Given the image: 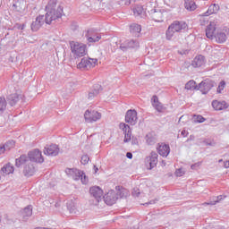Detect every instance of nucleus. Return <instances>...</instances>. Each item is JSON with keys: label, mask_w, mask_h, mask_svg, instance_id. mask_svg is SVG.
<instances>
[{"label": "nucleus", "mask_w": 229, "mask_h": 229, "mask_svg": "<svg viewBox=\"0 0 229 229\" xmlns=\"http://www.w3.org/2000/svg\"><path fill=\"white\" fill-rule=\"evenodd\" d=\"M46 24H56V22H60V19L64 15V7L58 4V0H49L46 6Z\"/></svg>", "instance_id": "nucleus-1"}, {"label": "nucleus", "mask_w": 229, "mask_h": 229, "mask_svg": "<svg viewBox=\"0 0 229 229\" xmlns=\"http://www.w3.org/2000/svg\"><path fill=\"white\" fill-rule=\"evenodd\" d=\"M15 165L17 167L23 165L22 174L26 178L33 176L37 171L35 169V165L31 164V161L29 160L28 156L24 154L15 159Z\"/></svg>", "instance_id": "nucleus-2"}, {"label": "nucleus", "mask_w": 229, "mask_h": 229, "mask_svg": "<svg viewBox=\"0 0 229 229\" xmlns=\"http://www.w3.org/2000/svg\"><path fill=\"white\" fill-rule=\"evenodd\" d=\"M189 30V25L183 21H174L171 23L165 31L166 40H173L174 33H183Z\"/></svg>", "instance_id": "nucleus-3"}, {"label": "nucleus", "mask_w": 229, "mask_h": 229, "mask_svg": "<svg viewBox=\"0 0 229 229\" xmlns=\"http://www.w3.org/2000/svg\"><path fill=\"white\" fill-rule=\"evenodd\" d=\"M214 87H216V81L210 79H205L199 83V90H200L202 94H208V92H210Z\"/></svg>", "instance_id": "nucleus-4"}, {"label": "nucleus", "mask_w": 229, "mask_h": 229, "mask_svg": "<svg viewBox=\"0 0 229 229\" xmlns=\"http://www.w3.org/2000/svg\"><path fill=\"white\" fill-rule=\"evenodd\" d=\"M27 157L30 162H35L36 164H43L44 157L42 152L38 148H35L28 153Z\"/></svg>", "instance_id": "nucleus-5"}, {"label": "nucleus", "mask_w": 229, "mask_h": 229, "mask_svg": "<svg viewBox=\"0 0 229 229\" xmlns=\"http://www.w3.org/2000/svg\"><path fill=\"white\" fill-rule=\"evenodd\" d=\"M71 51L75 55V56H85V45L80 44L78 42H70Z\"/></svg>", "instance_id": "nucleus-6"}, {"label": "nucleus", "mask_w": 229, "mask_h": 229, "mask_svg": "<svg viewBox=\"0 0 229 229\" xmlns=\"http://www.w3.org/2000/svg\"><path fill=\"white\" fill-rule=\"evenodd\" d=\"M96 64H98V59H87L82 58L81 62L77 64L78 69H82L83 71H89L91 67H95Z\"/></svg>", "instance_id": "nucleus-7"}, {"label": "nucleus", "mask_w": 229, "mask_h": 229, "mask_svg": "<svg viewBox=\"0 0 229 229\" xmlns=\"http://www.w3.org/2000/svg\"><path fill=\"white\" fill-rule=\"evenodd\" d=\"M84 119L86 123H96V121H99V119H101V113L88 109L84 114Z\"/></svg>", "instance_id": "nucleus-8"}, {"label": "nucleus", "mask_w": 229, "mask_h": 229, "mask_svg": "<svg viewBox=\"0 0 229 229\" xmlns=\"http://www.w3.org/2000/svg\"><path fill=\"white\" fill-rule=\"evenodd\" d=\"M145 164L149 171L157 167V164H158V154L157 152H151L150 156L146 157Z\"/></svg>", "instance_id": "nucleus-9"}, {"label": "nucleus", "mask_w": 229, "mask_h": 229, "mask_svg": "<svg viewBox=\"0 0 229 229\" xmlns=\"http://www.w3.org/2000/svg\"><path fill=\"white\" fill-rule=\"evenodd\" d=\"M137 121H139L137 111L135 109L128 110L125 114V123L131 124V126H135V124H137Z\"/></svg>", "instance_id": "nucleus-10"}, {"label": "nucleus", "mask_w": 229, "mask_h": 229, "mask_svg": "<svg viewBox=\"0 0 229 229\" xmlns=\"http://www.w3.org/2000/svg\"><path fill=\"white\" fill-rule=\"evenodd\" d=\"M103 199L106 204L112 207V205H114L115 201L119 199V197H117V193L114 190H111L105 196H103Z\"/></svg>", "instance_id": "nucleus-11"}, {"label": "nucleus", "mask_w": 229, "mask_h": 229, "mask_svg": "<svg viewBox=\"0 0 229 229\" xmlns=\"http://www.w3.org/2000/svg\"><path fill=\"white\" fill-rule=\"evenodd\" d=\"M60 153V148L56 144L47 145L44 148V155L47 157H56Z\"/></svg>", "instance_id": "nucleus-12"}, {"label": "nucleus", "mask_w": 229, "mask_h": 229, "mask_svg": "<svg viewBox=\"0 0 229 229\" xmlns=\"http://www.w3.org/2000/svg\"><path fill=\"white\" fill-rule=\"evenodd\" d=\"M149 16L155 22H164V12L158 9H151L148 11Z\"/></svg>", "instance_id": "nucleus-13"}, {"label": "nucleus", "mask_w": 229, "mask_h": 229, "mask_svg": "<svg viewBox=\"0 0 229 229\" xmlns=\"http://www.w3.org/2000/svg\"><path fill=\"white\" fill-rule=\"evenodd\" d=\"M44 22H46V17L44 15H38L30 25L31 31H38L44 26Z\"/></svg>", "instance_id": "nucleus-14"}, {"label": "nucleus", "mask_w": 229, "mask_h": 229, "mask_svg": "<svg viewBox=\"0 0 229 229\" xmlns=\"http://www.w3.org/2000/svg\"><path fill=\"white\" fill-rule=\"evenodd\" d=\"M216 33H217V28L216 27V22L211 21L206 27V37H207V38H209L210 40H214V38L216 37Z\"/></svg>", "instance_id": "nucleus-15"}, {"label": "nucleus", "mask_w": 229, "mask_h": 229, "mask_svg": "<svg viewBox=\"0 0 229 229\" xmlns=\"http://www.w3.org/2000/svg\"><path fill=\"white\" fill-rule=\"evenodd\" d=\"M89 193L92 198L96 199V201L99 203L103 199V190L98 186H93L89 189Z\"/></svg>", "instance_id": "nucleus-16"}, {"label": "nucleus", "mask_w": 229, "mask_h": 229, "mask_svg": "<svg viewBox=\"0 0 229 229\" xmlns=\"http://www.w3.org/2000/svg\"><path fill=\"white\" fill-rule=\"evenodd\" d=\"M65 173L68 176L72 177V180L78 182L81 178L83 171L78 168H66Z\"/></svg>", "instance_id": "nucleus-17"}, {"label": "nucleus", "mask_w": 229, "mask_h": 229, "mask_svg": "<svg viewBox=\"0 0 229 229\" xmlns=\"http://www.w3.org/2000/svg\"><path fill=\"white\" fill-rule=\"evenodd\" d=\"M13 10L18 13H22L26 10V0H13Z\"/></svg>", "instance_id": "nucleus-18"}, {"label": "nucleus", "mask_w": 229, "mask_h": 229, "mask_svg": "<svg viewBox=\"0 0 229 229\" xmlns=\"http://www.w3.org/2000/svg\"><path fill=\"white\" fill-rule=\"evenodd\" d=\"M120 128L124 133L123 142H130L131 140V128L126 123H120Z\"/></svg>", "instance_id": "nucleus-19"}, {"label": "nucleus", "mask_w": 229, "mask_h": 229, "mask_svg": "<svg viewBox=\"0 0 229 229\" xmlns=\"http://www.w3.org/2000/svg\"><path fill=\"white\" fill-rule=\"evenodd\" d=\"M157 150L161 157H168L169 153H171V147L168 144L161 143L157 148Z\"/></svg>", "instance_id": "nucleus-20"}, {"label": "nucleus", "mask_w": 229, "mask_h": 229, "mask_svg": "<svg viewBox=\"0 0 229 229\" xmlns=\"http://www.w3.org/2000/svg\"><path fill=\"white\" fill-rule=\"evenodd\" d=\"M151 103H152V106L155 108V110H157V112H158L159 114H162V112H164L165 110V107H164V106L162 105V103H160V101H158V97H157V95H154L151 98Z\"/></svg>", "instance_id": "nucleus-21"}, {"label": "nucleus", "mask_w": 229, "mask_h": 229, "mask_svg": "<svg viewBox=\"0 0 229 229\" xmlns=\"http://www.w3.org/2000/svg\"><path fill=\"white\" fill-rule=\"evenodd\" d=\"M211 105L214 110H216V111L226 110V108H228L229 106L228 103H226V101L225 100H221V101L213 100Z\"/></svg>", "instance_id": "nucleus-22"}, {"label": "nucleus", "mask_w": 229, "mask_h": 229, "mask_svg": "<svg viewBox=\"0 0 229 229\" xmlns=\"http://www.w3.org/2000/svg\"><path fill=\"white\" fill-rule=\"evenodd\" d=\"M101 90H103V87L101 86V84H95L93 85L91 90L89 92V99H94V98H96V96H98Z\"/></svg>", "instance_id": "nucleus-23"}, {"label": "nucleus", "mask_w": 229, "mask_h": 229, "mask_svg": "<svg viewBox=\"0 0 229 229\" xmlns=\"http://www.w3.org/2000/svg\"><path fill=\"white\" fill-rule=\"evenodd\" d=\"M214 38H216V41L217 42V44H225L228 37L226 36V33H225L223 30H217Z\"/></svg>", "instance_id": "nucleus-24"}, {"label": "nucleus", "mask_w": 229, "mask_h": 229, "mask_svg": "<svg viewBox=\"0 0 229 229\" xmlns=\"http://www.w3.org/2000/svg\"><path fill=\"white\" fill-rule=\"evenodd\" d=\"M85 37L89 44L94 42H99V40H101V35L93 34L92 30H88L85 34Z\"/></svg>", "instance_id": "nucleus-25"}, {"label": "nucleus", "mask_w": 229, "mask_h": 229, "mask_svg": "<svg viewBox=\"0 0 229 229\" xmlns=\"http://www.w3.org/2000/svg\"><path fill=\"white\" fill-rule=\"evenodd\" d=\"M130 31L132 35V37H140V31H142V27L137 23H132L130 26Z\"/></svg>", "instance_id": "nucleus-26"}, {"label": "nucleus", "mask_w": 229, "mask_h": 229, "mask_svg": "<svg viewBox=\"0 0 229 229\" xmlns=\"http://www.w3.org/2000/svg\"><path fill=\"white\" fill-rule=\"evenodd\" d=\"M21 100V96L17 93L11 94L7 97V101L11 106H15Z\"/></svg>", "instance_id": "nucleus-27"}, {"label": "nucleus", "mask_w": 229, "mask_h": 229, "mask_svg": "<svg viewBox=\"0 0 229 229\" xmlns=\"http://www.w3.org/2000/svg\"><path fill=\"white\" fill-rule=\"evenodd\" d=\"M205 64V56L199 55H197L191 62L192 67H202Z\"/></svg>", "instance_id": "nucleus-28"}, {"label": "nucleus", "mask_w": 229, "mask_h": 229, "mask_svg": "<svg viewBox=\"0 0 229 229\" xmlns=\"http://www.w3.org/2000/svg\"><path fill=\"white\" fill-rule=\"evenodd\" d=\"M145 140L148 146H154V144H157V134L155 132H148Z\"/></svg>", "instance_id": "nucleus-29"}, {"label": "nucleus", "mask_w": 229, "mask_h": 229, "mask_svg": "<svg viewBox=\"0 0 229 229\" xmlns=\"http://www.w3.org/2000/svg\"><path fill=\"white\" fill-rule=\"evenodd\" d=\"M184 7L186 10H189V12H194V10L198 8V5H196L194 0H184Z\"/></svg>", "instance_id": "nucleus-30"}, {"label": "nucleus", "mask_w": 229, "mask_h": 229, "mask_svg": "<svg viewBox=\"0 0 229 229\" xmlns=\"http://www.w3.org/2000/svg\"><path fill=\"white\" fill-rule=\"evenodd\" d=\"M186 90H199V85H196V82L191 80L185 84Z\"/></svg>", "instance_id": "nucleus-31"}, {"label": "nucleus", "mask_w": 229, "mask_h": 229, "mask_svg": "<svg viewBox=\"0 0 229 229\" xmlns=\"http://www.w3.org/2000/svg\"><path fill=\"white\" fill-rule=\"evenodd\" d=\"M23 217H31L33 216V206L29 205L23 208L22 211Z\"/></svg>", "instance_id": "nucleus-32"}, {"label": "nucleus", "mask_w": 229, "mask_h": 229, "mask_svg": "<svg viewBox=\"0 0 229 229\" xmlns=\"http://www.w3.org/2000/svg\"><path fill=\"white\" fill-rule=\"evenodd\" d=\"M125 44L129 49H135V47H139V41L135 39H128L125 41Z\"/></svg>", "instance_id": "nucleus-33"}, {"label": "nucleus", "mask_w": 229, "mask_h": 229, "mask_svg": "<svg viewBox=\"0 0 229 229\" xmlns=\"http://www.w3.org/2000/svg\"><path fill=\"white\" fill-rule=\"evenodd\" d=\"M217 12H219V4H213L208 7L207 13H208V15H212V13H217Z\"/></svg>", "instance_id": "nucleus-34"}, {"label": "nucleus", "mask_w": 229, "mask_h": 229, "mask_svg": "<svg viewBox=\"0 0 229 229\" xmlns=\"http://www.w3.org/2000/svg\"><path fill=\"white\" fill-rule=\"evenodd\" d=\"M13 166L10 165H5L2 167L1 172L3 173V174H12V173H13Z\"/></svg>", "instance_id": "nucleus-35"}, {"label": "nucleus", "mask_w": 229, "mask_h": 229, "mask_svg": "<svg viewBox=\"0 0 229 229\" xmlns=\"http://www.w3.org/2000/svg\"><path fill=\"white\" fill-rule=\"evenodd\" d=\"M6 98L4 97H0V115H3L4 110H6Z\"/></svg>", "instance_id": "nucleus-36"}, {"label": "nucleus", "mask_w": 229, "mask_h": 229, "mask_svg": "<svg viewBox=\"0 0 229 229\" xmlns=\"http://www.w3.org/2000/svg\"><path fill=\"white\" fill-rule=\"evenodd\" d=\"M4 148H5V151H10V149H13V148H15V140H9L4 144Z\"/></svg>", "instance_id": "nucleus-37"}, {"label": "nucleus", "mask_w": 229, "mask_h": 229, "mask_svg": "<svg viewBox=\"0 0 229 229\" xmlns=\"http://www.w3.org/2000/svg\"><path fill=\"white\" fill-rule=\"evenodd\" d=\"M193 123H205V121H207V119L205 117H203V115L201 114H194L193 117Z\"/></svg>", "instance_id": "nucleus-38"}, {"label": "nucleus", "mask_w": 229, "mask_h": 229, "mask_svg": "<svg viewBox=\"0 0 229 229\" xmlns=\"http://www.w3.org/2000/svg\"><path fill=\"white\" fill-rule=\"evenodd\" d=\"M67 208L70 214H76V205L72 201H69L67 203Z\"/></svg>", "instance_id": "nucleus-39"}, {"label": "nucleus", "mask_w": 229, "mask_h": 229, "mask_svg": "<svg viewBox=\"0 0 229 229\" xmlns=\"http://www.w3.org/2000/svg\"><path fill=\"white\" fill-rule=\"evenodd\" d=\"M142 12H144V7L142 5H136L133 8L134 15H142Z\"/></svg>", "instance_id": "nucleus-40"}, {"label": "nucleus", "mask_w": 229, "mask_h": 229, "mask_svg": "<svg viewBox=\"0 0 229 229\" xmlns=\"http://www.w3.org/2000/svg\"><path fill=\"white\" fill-rule=\"evenodd\" d=\"M80 180L81 181V183H83V185H87V183H89V177H87L85 172H82Z\"/></svg>", "instance_id": "nucleus-41"}, {"label": "nucleus", "mask_w": 229, "mask_h": 229, "mask_svg": "<svg viewBox=\"0 0 229 229\" xmlns=\"http://www.w3.org/2000/svg\"><path fill=\"white\" fill-rule=\"evenodd\" d=\"M89 160H90L89 156L88 155H84L81 158V164H82V165H87V164H89Z\"/></svg>", "instance_id": "nucleus-42"}, {"label": "nucleus", "mask_w": 229, "mask_h": 229, "mask_svg": "<svg viewBox=\"0 0 229 229\" xmlns=\"http://www.w3.org/2000/svg\"><path fill=\"white\" fill-rule=\"evenodd\" d=\"M116 195H117V198H126V190L122 189L118 191Z\"/></svg>", "instance_id": "nucleus-43"}, {"label": "nucleus", "mask_w": 229, "mask_h": 229, "mask_svg": "<svg viewBox=\"0 0 229 229\" xmlns=\"http://www.w3.org/2000/svg\"><path fill=\"white\" fill-rule=\"evenodd\" d=\"M203 144H205L206 146H216V142L208 139L204 140Z\"/></svg>", "instance_id": "nucleus-44"}, {"label": "nucleus", "mask_w": 229, "mask_h": 229, "mask_svg": "<svg viewBox=\"0 0 229 229\" xmlns=\"http://www.w3.org/2000/svg\"><path fill=\"white\" fill-rule=\"evenodd\" d=\"M132 196H134V198H139L140 196V190L134 189L132 191Z\"/></svg>", "instance_id": "nucleus-45"}, {"label": "nucleus", "mask_w": 229, "mask_h": 229, "mask_svg": "<svg viewBox=\"0 0 229 229\" xmlns=\"http://www.w3.org/2000/svg\"><path fill=\"white\" fill-rule=\"evenodd\" d=\"M175 174L176 176H183V174H185V172H183L182 168H179L175 171Z\"/></svg>", "instance_id": "nucleus-46"}, {"label": "nucleus", "mask_w": 229, "mask_h": 229, "mask_svg": "<svg viewBox=\"0 0 229 229\" xmlns=\"http://www.w3.org/2000/svg\"><path fill=\"white\" fill-rule=\"evenodd\" d=\"M120 49H122V51H126L127 49H129L128 45L126 44V41L123 44L120 45Z\"/></svg>", "instance_id": "nucleus-47"}, {"label": "nucleus", "mask_w": 229, "mask_h": 229, "mask_svg": "<svg viewBox=\"0 0 229 229\" xmlns=\"http://www.w3.org/2000/svg\"><path fill=\"white\" fill-rule=\"evenodd\" d=\"M223 199V195H219L216 197V200L214 203H210L211 205H216V203H219Z\"/></svg>", "instance_id": "nucleus-48"}, {"label": "nucleus", "mask_w": 229, "mask_h": 229, "mask_svg": "<svg viewBox=\"0 0 229 229\" xmlns=\"http://www.w3.org/2000/svg\"><path fill=\"white\" fill-rule=\"evenodd\" d=\"M157 201H158V199H152V200H150V201H148V202H147V203H145L143 205H145V206L155 205L157 203Z\"/></svg>", "instance_id": "nucleus-49"}, {"label": "nucleus", "mask_w": 229, "mask_h": 229, "mask_svg": "<svg viewBox=\"0 0 229 229\" xmlns=\"http://www.w3.org/2000/svg\"><path fill=\"white\" fill-rule=\"evenodd\" d=\"M4 151H6V148H4V145H0V155L4 154Z\"/></svg>", "instance_id": "nucleus-50"}, {"label": "nucleus", "mask_w": 229, "mask_h": 229, "mask_svg": "<svg viewBox=\"0 0 229 229\" xmlns=\"http://www.w3.org/2000/svg\"><path fill=\"white\" fill-rule=\"evenodd\" d=\"M225 85H226V83L225 82V81H222L218 86V88L220 89V87H225ZM217 89L216 91L219 93L221 92V90Z\"/></svg>", "instance_id": "nucleus-51"}, {"label": "nucleus", "mask_w": 229, "mask_h": 229, "mask_svg": "<svg viewBox=\"0 0 229 229\" xmlns=\"http://www.w3.org/2000/svg\"><path fill=\"white\" fill-rule=\"evenodd\" d=\"M126 157H127L130 160H131V158H133V154H132L131 152H127V153H126Z\"/></svg>", "instance_id": "nucleus-52"}, {"label": "nucleus", "mask_w": 229, "mask_h": 229, "mask_svg": "<svg viewBox=\"0 0 229 229\" xmlns=\"http://www.w3.org/2000/svg\"><path fill=\"white\" fill-rule=\"evenodd\" d=\"M181 135H182V137H187V135H189V132H187V131L185 130H182Z\"/></svg>", "instance_id": "nucleus-53"}, {"label": "nucleus", "mask_w": 229, "mask_h": 229, "mask_svg": "<svg viewBox=\"0 0 229 229\" xmlns=\"http://www.w3.org/2000/svg\"><path fill=\"white\" fill-rule=\"evenodd\" d=\"M131 144L132 145L139 144V140L136 138H132Z\"/></svg>", "instance_id": "nucleus-54"}, {"label": "nucleus", "mask_w": 229, "mask_h": 229, "mask_svg": "<svg viewBox=\"0 0 229 229\" xmlns=\"http://www.w3.org/2000/svg\"><path fill=\"white\" fill-rule=\"evenodd\" d=\"M199 163H196V164H193L191 165V169H196V167H199Z\"/></svg>", "instance_id": "nucleus-55"}, {"label": "nucleus", "mask_w": 229, "mask_h": 229, "mask_svg": "<svg viewBox=\"0 0 229 229\" xmlns=\"http://www.w3.org/2000/svg\"><path fill=\"white\" fill-rule=\"evenodd\" d=\"M224 166H225L226 169H228V167H229V161H225V162L224 163Z\"/></svg>", "instance_id": "nucleus-56"}, {"label": "nucleus", "mask_w": 229, "mask_h": 229, "mask_svg": "<svg viewBox=\"0 0 229 229\" xmlns=\"http://www.w3.org/2000/svg\"><path fill=\"white\" fill-rule=\"evenodd\" d=\"M24 28H26V24H22L18 27L19 30H24Z\"/></svg>", "instance_id": "nucleus-57"}, {"label": "nucleus", "mask_w": 229, "mask_h": 229, "mask_svg": "<svg viewBox=\"0 0 229 229\" xmlns=\"http://www.w3.org/2000/svg\"><path fill=\"white\" fill-rule=\"evenodd\" d=\"M93 169L95 171V174L98 173V171H99V168H98V166L96 165L93 166Z\"/></svg>", "instance_id": "nucleus-58"}, {"label": "nucleus", "mask_w": 229, "mask_h": 229, "mask_svg": "<svg viewBox=\"0 0 229 229\" xmlns=\"http://www.w3.org/2000/svg\"><path fill=\"white\" fill-rule=\"evenodd\" d=\"M35 229H46V227H36Z\"/></svg>", "instance_id": "nucleus-59"}, {"label": "nucleus", "mask_w": 229, "mask_h": 229, "mask_svg": "<svg viewBox=\"0 0 229 229\" xmlns=\"http://www.w3.org/2000/svg\"><path fill=\"white\" fill-rule=\"evenodd\" d=\"M219 163H221V162H223V159H219V161H218Z\"/></svg>", "instance_id": "nucleus-60"}, {"label": "nucleus", "mask_w": 229, "mask_h": 229, "mask_svg": "<svg viewBox=\"0 0 229 229\" xmlns=\"http://www.w3.org/2000/svg\"><path fill=\"white\" fill-rule=\"evenodd\" d=\"M0 221H1V216H0Z\"/></svg>", "instance_id": "nucleus-61"}]
</instances>
